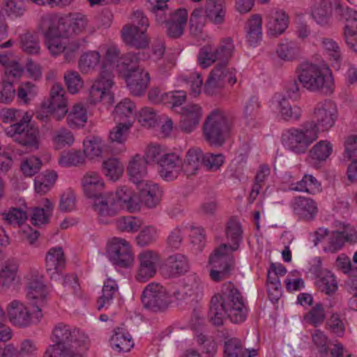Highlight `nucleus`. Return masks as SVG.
Here are the masks:
<instances>
[{
    "label": "nucleus",
    "mask_w": 357,
    "mask_h": 357,
    "mask_svg": "<svg viewBox=\"0 0 357 357\" xmlns=\"http://www.w3.org/2000/svg\"><path fill=\"white\" fill-rule=\"evenodd\" d=\"M52 340L54 344L61 347H68L70 350L83 356L88 349L89 338L78 328L70 325L59 323L53 331Z\"/></svg>",
    "instance_id": "5"
},
{
    "label": "nucleus",
    "mask_w": 357,
    "mask_h": 357,
    "mask_svg": "<svg viewBox=\"0 0 357 357\" xmlns=\"http://www.w3.org/2000/svg\"><path fill=\"white\" fill-rule=\"evenodd\" d=\"M165 268L170 277H177L184 274L189 268L188 259L181 254L170 255L166 260Z\"/></svg>",
    "instance_id": "41"
},
{
    "label": "nucleus",
    "mask_w": 357,
    "mask_h": 357,
    "mask_svg": "<svg viewBox=\"0 0 357 357\" xmlns=\"http://www.w3.org/2000/svg\"><path fill=\"white\" fill-rule=\"evenodd\" d=\"M66 259L60 247L51 248L46 254L45 269L50 278L56 279L65 268Z\"/></svg>",
    "instance_id": "21"
},
{
    "label": "nucleus",
    "mask_w": 357,
    "mask_h": 357,
    "mask_svg": "<svg viewBox=\"0 0 357 357\" xmlns=\"http://www.w3.org/2000/svg\"><path fill=\"white\" fill-rule=\"evenodd\" d=\"M319 289L327 295L334 294L337 289V283L335 276L330 271L321 273L316 280Z\"/></svg>",
    "instance_id": "49"
},
{
    "label": "nucleus",
    "mask_w": 357,
    "mask_h": 357,
    "mask_svg": "<svg viewBox=\"0 0 357 357\" xmlns=\"http://www.w3.org/2000/svg\"><path fill=\"white\" fill-rule=\"evenodd\" d=\"M209 314L216 326L222 325L226 317L234 324L245 321L248 308L245 299L233 283L224 284L221 293L212 297Z\"/></svg>",
    "instance_id": "1"
},
{
    "label": "nucleus",
    "mask_w": 357,
    "mask_h": 357,
    "mask_svg": "<svg viewBox=\"0 0 357 357\" xmlns=\"http://www.w3.org/2000/svg\"><path fill=\"white\" fill-rule=\"evenodd\" d=\"M135 105L128 98H125L119 102L114 111V117L116 121H128L133 117Z\"/></svg>",
    "instance_id": "52"
},
{
    "label": "nucleus",
    "mask_w": 357,
    "mask_h": 357,
    "mask_svg": "<svg viewBox=\"0 0 357 357\" xmlns=\"http://www.w3.org/2000/svg\"><path fill=\"white\" fill-rule=\"evenodd\" d=\"M68 39L59 35L54 36L52 30H49L45 34V45L52 55H58L62 53Z\"/></svg>",
    "instance_id": "53"
},
{
    "label": "nucleus",
    "mask_w": 357,
    "mask_h": 357,
    "mask_svg": "<svg viewBox=\"0 0 357 357\" xmlns=\"http://www.w3.org/2000/svg\"><path fill=\"white\" fill-rule=\"evenodd\" d=\"M333 151V144L328 140H321L315 144L310 151V156L317 161H325Z\"/></svg>",
    "instance_id": "51"
},
{
    "label": "nucleus",
    "mask_w": 357,
    "mask_h": 357,
    "mask_svg": "<svg viewBox=\"0 0 357 357\" xmlns=\"http://www.w3.org/2000/svg\"><path fill=\"white\" fill-rule=\"evenodd\" d=\"M84 155L90 160H99L108 154L109 147L99 136H90L83 142Z\"/></svg>",
    "instance_id": "26"
},
{
    "label": "nucleus",
    "mask_w": 357,
    "mask_h": 357,
    "mask_svg": "<svg viewBox=\"0 0 357 357\" xmlns=\"http://www.w3.org/2000/svg\"><path fill=\"white\" fill-rule=\"evenodd\" d=\"M291 208L294 213L305 221L312 220L318 211L317 203L312 198L303 196L294 197Z\"/></svg>",
    "instance_id": "23"
},
{
    "label": "nucleus",
    "mask_w": 357,
    "mask_h": 357,
    "mask_svg": "<svg viewBox=\"0 0 357 357\" xmlns=\"http://www.w3.org/2000/svg\"><path fill=\"white\" fill-rule=\"evenodd\" d=\"M159 174L166 181L177 178L181 169V159L176 153H167L158 165Z\"/></svg>",
    "instance_id": "20"
},
{
    "label": "nucleus",
    "mask_w": 357,
    "mask_h": 357,
    "mask_svg": "<svg viewBox=\"0 0 357 357\" xmlns=\"http://www.w3.org/2000/svg\"><path fill=\"white\" fill-rule=\"evenodd\" d=\"M26 298L33 302V305H43L48 294L44 277L37 271H33L26 275Z\"/></svg>",
    "instance_id": "17"
},
{
    "label": "nucleus",
    "mask_w": 357,
    "mask_h": 357,
    "mask_svg": "<svg viewBox=\"0 0 357 357\" xmlns=\"http://www.w3.org/2000/svg\"><path fill=\"white\" fill-rule=\"evenodd\" d=\"M321 184L312 175L305 174L302 179L289 185V190L314 195L320 191Z\"/></svg>",
    "instance_id": "43"
},
{
    "label": "nucleus",
    "mask_w": 357,
    "mask_h": 357,
    "mask_svg": "<svg viewBox=\"0 0 357 357\" xmlns=\"http://www.w3.org/2000/svg\"><path fill=\"white\" fill-rule=\"evenodd\" d=\"M273 108L277 109L281 116V118L287 121H298L302 114L303 110L298 106L292 107L288 99L281 93H275L271 100Z\"/></svg>",
    "instance_id": "19"
},
{
    "label": "nucleus",
    "mask_w": 357,
    "mask_h": 357,
    "mask_svg": "<svg viewBox=\"0 0 357 357\" xmlns=\"http://www.w3.org/2000/svg\"><path fill=\"white\" fill-rule=\"evenodd\" d=\"M142 225L140 219L131 215L121 216L116 220V227L121 232L135 233Z\"/></svg>",
    "instance_id": "57"
},
{
    "label": "nucleus",
    "mask_w": 357,
    "mask_h": 357,
    "mask_svg": "<svg viewBox=\"0 0 357 357\" xmlns=\"http://www.w3.org/2000/svg\"><path fill=\"white\" fill-rule=\"evenodd\" d=\"M107 255L114 265L121 268L130 266L134 261L130 242L120 237H113L108 241Z\"/></svg>",
    "instance_id": "13"
},
{
    "label": "nucleus",
    "mask_w": 357,
    "mask_h": 357,
    "mask_svg": "<svg viewBox=\"0 0 357 357\" xmlns=\"http://www.w3.org/2000/svg\"><path fill=\"white\" fill-rule=\"evenodd\" d=\"M53 205L47 199H45L43 208L36 207L33 210L31 222L36 226H41L49 222L52 214Z\"/></svg>",
    "instance_id": "50"
},
{
    "label": "nucleus",
    "mask_w": 357,
    "mask_h": 357,
    "mask_svg": "<svg viewBox=\"0 0 357 357\" xmlns=\"http://www.w3.org/2000/svg\"><path fill=\"white\" fill-rule=\"evenodd\" d=\"M100 61V54L97 51H89L80 56L78 61V67L84 74H88L93 70Z\"/></svg>",
    "instance_id": "48"
},
{
    "label": "nucleus",
    "mask_w": 357,
    "mask_h": 357,
    "mask_svg": "<svg viewBox=\"0 0 357 357\" xmlns=\"http://www.w3.org/2000/svg\"><path fill=\"white\" fill-rule=\"evenodd\" d=\"M138 267L135 279L139 282H146L153 278L160 263V254L154 250H146L137 256Z\"/></svg>",
    "instance_id": "16"
},
{
    "label": "nucleus",
    "mask_w": 357,
    "mask_h": 357,
    "mask_svg": "<svg viewBox=\"0 0 357 357\" xmlns=\"http://www.w3.org/2000/svg\"><path fill=\"white\" fill-rule=\"evenodd\" d=\"M204 156L202 151L199 148L190 149L183 162H181V169L188 176L197 174L199 168L203 165Z\"/></svg>",
    "instance_id": "35"
},
{
    "label": "nucleus",
    "mask_w": 357,
    "mask_h": 357,
    "mask_svg": "<svg viewBox=\"0 0 357 357\" xmlns=\"http://www.w3.org/2000/svg\"><path fill=\"white\" fill-rule=\"evenodd\" d=\"M114 84L113 78L107 75L99 77L93 82L89 89L87 101L95 105L102 102L104 105H111L114 102V96L110 89Z\"/></svg>",
    "instance_id": "15"
},
{
    "label": "nucleus",
    "mask_w": 357,
    "mask_h": 357,
    "mask_svg": "<svg viewBox=\"0 0 357 357\" xmlns=\"http://www.w3.org/2000/svg\"><path fill=\"white\" fill-rule=\"evenodd\" d=\"M226 7L224 0H207L205 16L213 24H222L225 20Z\"/></svg>",
    "instance_id": "36"
},
{
    "label": "nucleus",
    "mask_w": 357,
    "mask_h": 357,
    "mask_svg": "<svg viewBox=\"0 0 357 357\" xmlns=\"http://www.w3.org/2000/svg\"><path fill=\"white\" fill-rule=\"evenodd\" d=\"M324 54L328 58L331 66L339 70L342 62V53L338 43L333 38L322 37L319 40Z\"/></svg>",
    "instance_id": "34"
},
{
    "label": "nucleus",
    "mask_w": 357,
    "mask_h": 357,
    "mask_svg": "<svg viewBox=\"0 0 357 357\" xmlns=\"http://www.w3.org/2000/svg\"><path fill=\"white\" fill-rule=\"evenodd\" d=\"M58 178L56 172H47L45 174L38 175L35 178L34 187L37 194L40 195L47 193L54 185Z\"/></svg>",
    "instance_id": "46"
},
{
    "label": "nucleus",
    "mask_w": 357,
    "mask_h": 357,
    "mask_svg": "<svg viewBox=\"0 0 357 357\" xmlns=\"http://www.w3.org/2000/svg\"><path fill=\"white\" fill-rule=\"evenodd\" d=\"M6 312L10 322L20 328L36 325L43 317L39 306L33 304L26 305L18 300H13L9 303Z\"/></svg>",
    "instance_id": "6"
},
{
    "label": "nucleus",
    "mask_w": 357,
    "mask_h": 357,
    "mask_svg": "<svg viewBox=\"0 0 357 357\" xmlns=\"http://www.w3.org/2000/svg\"><path fill=\"white\" fill-rule=\"evenodd\" d=\"M140 54L130 53L117 65L118 73L126 79L130 93L136 96L143 95L150 81L148 72L139 65Z\"/></svg>",
    "instance_id": "3"
},
{
    "label": "nucleus",
    "mask_w": 357,
    "mask_h": 357,
    "mask_svg": "<svg viewBox=\"0 0 357 357\" xmlns=\"http://www.w3.org/2000/svg\"><path fill=\"white\" fill-rule=\"evenodd\" d=\"M124 170L123 165L116 158H109L103 161L102 171L106 177L116 181L122 175Z\"/></svg>",
    "instance_id": "47"
},
{
    "label": "nucleus",
    "mask_w": 357,
    "mask_h": 357,
    "mask_svg": "<svg viewBox=\"0 0 357 357\" xmlns=\"http://www.w3.org/2000/svg\"><path fill=\"white\" fill-rule=\"evenodd\" d=\"M188 17V13L186 9L178 8L176 10L165 23L167 36L173 38L181 37L183 34Z\"/></svg>",
    "instance_id": "28"
},
{
    "label": "nucleus",
    "mask_w": 357,
    "mask_h": 357,
    "mask_svg": "<svg viewBox=\"0 0 357 357\" xmlns=\"http://www.w3.org/2000/svg\"><path fill=\"white\" fill-rule=\"evenodd\" d=\"M261 17L259 15H253L248 21L246 26V39L250 45L256 46L262 38Z\"/></svg>",
    "instance_id": "42"
},
{
    "label": "nucleus",
    "mask_w": 357,
    "mask_h": 357,
    "mask_svg": "<svg viewBox=\"0 0 357 357\" xmlns=\"http://www.w3.org/2000/svg\"><path fill=\"white\" fill-rule=\"evenodd\" d=\"M142 202L149 207H155L160 202L162 192L159 185L152 181H146L137 185Z\"/></svg>",
    "instance_id": "30"
},
{
    "label": "nucleus",
    "mask_w": 357,
    "mask_h": 357,
    "mask_svg": "<svg viewBox=\"0 0 357 357\" xmlns=\"http://www.w3.org/2000/svg\"><path fill=\"white\" fill-rule=\"evenodd\" d=\"M52 142L56 149H60L66 146H72L75 142V137L71 131L61 128L54 131Z\"/></svg>",
    "instance_id": "58"
},
{
    "label": "nucleus",
    "mask_w": 357,
    "mask_h": 357,
    "mask_svg": "<svg viewBox=\"0 0 357 357\" xmlns=\"http://www.w3.org/2000/svg\"><path fill=\"white\" fill-rule=\"evenodd\" d=\"M237 70L225 63H218L210 72L204 86L208 96L218 94L227 84L233 86L237 82Z\"/></svg>",
    "instance_id": "11"
},
{
    "label": "nucleus",
    "mask_w": 357,
    "mask_h": 357,
    "mask_svg": "<svg viewBox=\"0 0 357 357\" xmlns=\"http://www.w3.org/2000/svg\"><path fill=\"white\" fill-rule=\"evenodd\" d=\"M114 197V204L119 211L121 209L133 212L139 208L138 200L134 191L127 186H122L117 189Z\"/></svg>",
    "instance_id": "29"
},
{
    "label": "nucleus",
    "mask_w": 357,
    "mask_h": 357,
    "mask_svg": "<svg viewBox=\"0 0 357 357\" xmlns=\"http://www.w3.org/2000/svg\"><path fill=\"white\" fill-rule=\"evenodd\" d=\"M132 126L130 120L126 121L123 123H119L109 133V139L112 142H117L119 144L124 143Z\"/></svg>",
    "instance_id": "63"
},
{
    "label": "nucleus",
    "mask_w": 357,
    "mask_h": 357,
    "mask_svg": "<svg viewBox=\"0 0 357 357\" xmlns=\"http://www.w3.org/2000/svg\"><path fill=\"white\" fill-rule=\"evenodd\" d=\"M67 123L71 128L83 127L87 121L86 109L81 103L73 105L70 112L67 113Z\"/></svg>",
    "instance_id": "44"
},
{
    "label": "nucleus",
    "mask_w": 357,
    "mask_h": 357,
    "mask_svg": "<svg viewBox=\"0 0 357 357\" xmlns=\"http://www.w3.org/2000/svg\"><path fill=\"white\" fill-rule=\"evenodd\" d=\"M118 290V286L114 280H107L104 282L102 296L97 301V308L101 310L107 308L112 303L114 295Z\"/></svg>",
    "instance_id": "45"
},
{
    "label": "nucleus",
    "mask_w": 357,
    "mask_h": 357,
    "mask_svg": "<svg viewBox=\"0 0 357 357\" xmlns=\"http://www.w3.org/2000/svg\"><path fill=\"white\" fill-rule=\"evenodd\" d=\"M183 81L190 86V95L193 97L199 96L203 86V79L199 73L191 72L181 76Z\"/></svg>",
    "instance_id": "62"
},
{
    "label": "nucleus",
    "mask_w": 357,
    "mask_h": 357,
    "mask_svg": "<svg viewBox=\"0 0 357 357\" xmlns=\"http://www.w3.org/2000/svg\"><path fill=\"white\" fill-rule=\"evenodd\" d=\"M95 203L93 206L94 211L98 213L100 221L106 223L104 220L107 217L116 215L119 210L114 204V197L113 195H105L96 197Z\"/></svg>",
    "instance_id": "33"
},
{
    "label": "nucleus",
    "mask_w": 357,
    "mask_h": 357,
    "mask_svg": "<svg viewBox=\"0 0 357 357\" xmlns=\"http://www.w3.org/2000/svg\"><path fill=\"white\" fill-rule=\"evenodd\" d=\"M146 160L139 155H136L128 166L130 179L137 185L146 181L144 178L147 174Z\"/></svg>",
    "instance_id": "39"
},
{
    "label": "nucleus",
    "mask_w": 357,
    "mask_h": 357,
    "mask_svg": "<svg viewBox=\"0 0 357 357\" xmlns=\"http://www.w3.org/2000/svg\"><path fill=\"white\" fill-rule=\"evenodd\" d=\"M231 128V122L223 112L213 111L204 123V139L211 145L222 146L229 135Z\"/></svg>",
    "instance_id": "7"
},
{
    "label": "nucleus",
    "mask_w": 357,
    "mask_h": 357,
    "mask_svg": "<svg viewBox=\"0 0 357 357\" xmlns=\"http://www.w3.org/2000/svg\"><path fill=\"white\" fill-rule=\"evenodd\" d=\"M181 115V129L186 132H192L198 125L202 116V107L197 104H189L178 111Z\"/></svg>",
    "instance_id": "25"
},
{
    "label": "nucleus",
    "mask_w": 357,
    "mask_h": 357,
    "mask_svg": "<svg viewBox=\"0 0 357 357\" xmlns=\"http://www.w3.org/2000/svg\"><path fill=\"white\" fill-rule=\"evenodd\" d=\"M109 344L112 349L118 353L128 352L134 346L130 335L123 328L114 329Z\"/></svg>",
    "instance_id": "38"
},
{
    "label": "nucleus",
    "mask_w": 357,
    "mask_h": 357,
    "mask_svg": "<svg viewBox=\"0 0 357 357\" xmlns=\"http://www.w3.org/2000/svg\"><path fill=\"white\" fill-rule=\"evenodd\" d=\"M158 238L157 229L152 226L144 227L135 237L136 243L140 247L148 246Z\"/></svg>",
    "instance_id": "60"
},
{
    "label": "nucleus",
    "mask_w": 357,
    "mask_h": 357,
    "mask_svg": "<svg viewBox=\"0 0 357 357\" xmlns=\"http://www.w3.org/2000/svg\"><path fill=\"white\" fill-rule=\"evenodd\" d=\"M85 160L84 154L80 151H70L62 153L58 162L61 167L77 166L83 164Z\"/></svg>",
    "instance_id": "59"
},
{
    "label": "nucleus",
    "mask_w": 357,
    "mask_h": 357,
    "mask_svg": "<svg viewBox=\"0 0 357 357\" xmlns=\"http://www.w3.org/2000/svg\"><path fill=\"white\" fill-rule=\"evenodd\" d=\"M132 24H126L121 30L122 38L128 45L137 49H145L149 45V38L146 35L149 26L148 18L139 10L133 11Z\"/></svg>",
    "instance_id": "8"
},
{
    "label": "nucleus",
    "mask_w": 357,
    "mask_h": 357,
    "mask_svg": "<svg viewBox=\"0 0 357 357\" xmlns=\"http://www.w3.org/2000/svg\"><path fill=\"white\" fill-rule=\"evenodd\" d=\"M3 123L10 124L4 128L5 134L24 146L37 149L39 131L31 125L32 115L22 109L8 108L1 114Z\"/></svg>",
    "instance_id": "2"
},
{
    "label": "nucleus",
    "mask_w": 357,
    "mask_h": 357,
    "mask_svg": "<svg viewBox=\"0 0 357 357\" xmlns=\"http://www.w3.org/2000/svg\"><path fill=\"white\" fill-rule=\"evenodd\" d=\"M68 347H61L58 344H51L47 347L43 357H82Z\"/></svg>",
    "instance_id": "64"
},
{
    "label": "nucleus",
    "mask_w": 357,
    "mask_h": 357,
    "mask_svg": "<svg viewBox=\"0 0 357 357\" xmlns=\"http://www.w3.org/2000/svg\"><path fill=\"white\" fill-rule=\"evenodd\" d=\"M276 53L284 61H292L298 55V47L296 43L286 39L278 45Z\"/></svg>",
    "instance_id": "56"
},
{
    "label": "nucleus",
    "mask_w": 357,
    "mask_h": 357,
    "mask_svg": "<svg viewBox=\"0 0 357 357\" xmlns=\"http://www.w3.org/2000/svg\"><path fill=\"white\" fill-rule=\"evenodd\" d=\"M130 53V52H129V54ZM128 54V53L123 56L120 57L119 50L114 45L109 46L106 50L105 55L100 65V73L102 74V77L107 75L114 78L113 72L114 69L118 72L117 65L119 64L121 60Z\"/></svg>",
    "instance_id": "32"
},
{
    "label": "nucleus",
    "mask_w": 357,
    "mask_h": 357,
    "mask_svg": "<svg viewBox=\"0 0 357 357\" xmlns=\"http://www.w3.org/2000/svg\"><path fill=\"white\" fill-rule=\"evenodd\" d=\"M242 229L240 223L236 220L231 219L227 222L226 228V236L232 244L229 245L233 250H237L239 243L242 239Z\"/></svg>",
    "instance_id": "54"
},
{
    "label": "nucleus",
    "mask_w": 357,
    "mask_h": 357,
    "mask_svg": "<svg viewBox=\"0 0 357 357\" xmlns=\"http://www.w3.org/2000/svg\"><path fill=\"white\" fill-rule=\"evenodd\" d=\"M333 0H314L311 9V15L315 22L321 25L327 24L331 18V2Z\"/></svg>",
    "instance_id": "40"
},
{
    "label": "nucleus",
    "mask_w": 357,
    "mask_h": 357,
    "mask_svg": "<svg viewBox=\"0 0 357 357\" xmlns=\"http://www.w3.org/2000/svg\"><path fill=\"white\" fill-rule=\"evenodd\" d=\"M337 117L335 104L331 100H325L314 106L311 119L305 123L319 136V132L328 131L334 126Z\"/></svg>",
    "instance_id": "10"
},
{
    "label": "nucleus",
    "mask_w": 357,
    "mask_h": 357,
    "mask_svg": "<svg viewBox=\"0 0 357 357\" xmlns=\"http://www.w3.org/2000/svg\"><path fill=\"white\" fill-rule=\"evenodd\" d=\"M331 6L335 14L345 22L344 34L357 33V11L347 6L344 7L340 0H333Z\"/></svg>",
    "instance_id": "24"
},
{
    "label": "nucleus",
    "mask_w": 357,
    "mask_h": 357,
    "mask_svg": "<svg viewBox=\"0 0 357 357\" xmlns=\"http://www.w3.org/2000/svg\"><path fill=\"white\" fill-rule=\"evenodd\" d=\"M186 100V92L183 90L169 91L163 93V103L169 106L174 111L183 104Z\"/></svg>",
    "instance_id": "61"
},
{
    "label": "nucleus",
    "mask_w": 357,
    "mask_h": 357,
    "mask_svg": "<svg viewBox=\"0 0 357 357\" xmlns=\"http://www.w3.org/2000/svg\"><path fill=\"white\" fill-rule=\"evenodd\" d=\"M298 78L303 87L310 91L333 92L332 71L327 65L302 63L298 70Z\"/></svg>",
    "instance_id": "4"
},
{
    "label": "nucleus",
    "mask_w": 357,
    "mask_h": 357,
    "mask_svg": "<svg viewBox=\"0 0 357 357\" xmlns=\"http://www.w3.org/2000/svg\"><path fill=\"white\" fill-rule=\"evenodd\" d=\"M257 354V350L255 349L244 348L238 338H230L224 344V357H255Z\"/></svg>",
    "instance_id": "37"
},
{
    "label": "nucleus",
    "mask_w": 357,
    "mask_h": 357,
    "mask_svg": "<svg viewBox=\"0 0 357 357\" xmlns=\"http://www.w3.org/2000/svg\"><path fill=\"white\" fill-rule=\"evenodd\" d=\"M267 33L277 37L282 34L289 25V17L282 10H271L266 15Z\"/></svg>",
    "instance_id": "22"
},
{
    "label": "nucleus",
    "mask_w": 357,
    "mask_h": 357,
    "mask_svg": "<svg viewBox=\"0 0 357 357\" xmlns=\"http://www.w3.org/2000/svg\"><path fill=\"white\" fill-rule=\"evenodd\" d=\"M144 307L158 312L167 310L173 303L172 296L167 289L158 283L151 282L146 285L142 295Z\"/></svg>",
    "instance_id": "12"
},
{
    "label": "nucleus",
    "mask_w": 357,
    "mask_h": 357,
    "mask_svg": "<svg viewBox=\"0 0 357 357\" xmlns=\"http://www.w3.org/2000/svg\"><path fill=\"white\" fill-rule=\"evenodd\" d=\"M20 44L22 50L28 54H37L40 52L38 37L29 31L20 36Z\"/></svg>",
    "instance_id": "55"
},
{
    "label": "nucleus",
    "mask_w": 357,
    "mask_h": 357,
    "mask_svg": "<svg viewBox=\"0 0 357 357\" xmlns=\"http://www.w3.org/2000/svg\"><path fill=\"white\" fill-rule=\"evenodd\" d=\"M65 95L66 91L60 84H54L51 88L48 108L53 114V118L58 121L63 119L68 112Z\"/></svg>",
    "instance_id": "18"
},
{
    "label": "nucleus",
    "mask_w": 357,
    "mask_h": 357,
    "mask_svg": "<svg viewBox=\"0 0 357 357\" xmlns=\"http://www.w3.org/2000/svg\"><path fill=\"white\" fill-rule=\"evenodd\" d=\"M82 185L84 193L89 198L100 195L105 188V182L102 178L99 173L93 171L88 172L84 175Z\"/></svg>",
    "instance_id": "31"
},
{
    "label": "nucleus",
    "mask_w": 357,
    "mask_h": 357,
    "mask_svg": "<svg viewBox=\"0 0 357 357\" xmlns=\"http://www.w3.org/2000/svg\"><path fill=\"white\" fill-rule=\"evenodd\" d=\"M235 250L228 244L222 243L220 246L215 248L209 257V264L212 267L226 268L229 265V268H234L235 260L233 252Z\"/></svg>",
    "instance_id": "27"
},
{
    "label": "nucleus",
    "mask_w": 357,
    "mask_h": 357,
    "mask_svg": "<svg viewBox=\"0 0 357 357\" xmlns=\"http://www.w3.org/2000/svg\"><path fill=\"white\" fill-rule=\"evenodd\" d=\"M318 135L304 122L300 128L284 130L281 136L282 145L296 154L305 153L309 146L317 139Z\"/></svg>",
    "instance_id": "9"
},
{
    "label": "nucleus",
    "mask_w": 357,
    "mask_h": 357,
    "mask_svg": "<svg viewBox=\"0 0 357 357\" xmlns=\"http://www.w3.org/2000/svg\"><path fill=\"white\" fill-rule=\"evenodd\" d=\"M357 242V231L350 224L339 222L337 229L332 231L328 235L324 251L335 253L340 250L345 243Z\"/></svg>",
    "instance_id": "14"
}]
</instances>
